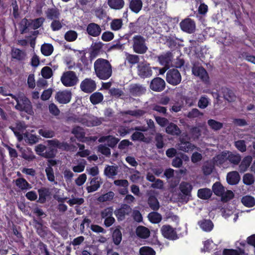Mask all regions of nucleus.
<instances>
[{"label": "nucleus", "instance_id": "49530a36", "mask_svg": "<svg viewBox=\"0 0 255 255\" xmlns=\"http://www.w3.org/2000/svg\"><path fill=\"white\" fill-rule=\"evenodd\" d=\"M213 191L216 195L221 196L225 191V189L220 183L216 182L213 186Z\"/></svg>", "mask_w": 255, "mask_h": 255}, {"label": "nucleus", "instance_id": "f3484780", "mask_svg": "<svg viewBox=\"0 0 255 255\" xmlns=\"http://www.w3.org/2000/svg\"><path fill=\"white\" fill-rule=\"evenodd\" d=\"M87 31L89 35L96 37L100 34L101 29L97 24L91 23L87 26Z\"/></svg>", "mask_w": 255, "mask_h": 255}, {"label": "nucleus", "instance_id": "4c0bfd02", "mask_svg": "<svg viewBox=\"0 0 255 255\" xmlns=\"http://www.w3.org/2000/svg\"><path fill=\"white\" fill-rule=\"evenodd\" d=\"M212 195V191L209 189L204 188L198 190V197L203 199H207L209 198Z\"/></svg>", "mask_w": 255, "mask_h": 255}, {"label": "nucleus", "instance_id": "7ed1b4c3", "mask_svg": "<svg viewBox=\"0 0 255 255\" xmlns=\"http://www.w3.org/2000/svg\"><path fill=\"white\" fill-rule=\"evenodd\" d=\"M60 81L64 86L69 87L76 85L79 80L74 72L68 71L63 72L61 76Z\"/></svg>", "mask_w": 255, "mask_h": 255}, {"label": "nucleus", "instance_id": "e433bc0d", "mask_svg": "<svg viewBox=\"0 0 255 255\" xmlns=\"http://www.w3.org/2000/svg\"><path fill=\"white\" fill-rule=\"evenodd\" d=\"M41 51L44 55L49 56L53 51V47L50 44L45 43L41 46Z\"/></svg>", "mask_w": 255, "mask_h": 255}, {"label": "nucleus", "instance_id": "79ce46f5", "mask_svg": "<svg viewBox=\"0 0 255 255\" xmlns=\"http://www.w3.org/2000/svg\"><path fill=\"white\" fill-rule=\"evenodd\" d=\"M48 143L49 146L51 147L55 148H62L64 149H67V145L64 143H60L57 140L53 139V140H48Z\"/></svg>", "mask_w": 255, "mask_h": 255}, {"label": "nucleus", "instance_id": "c03bdc74", "mask_svg": "<svg viewBox=\"0 0 255 255\" xmlns=\"http://www.w3.org/2000/svg\"><path fill=\"white\" fill-rule=\"evenodd\" d=\"M46 13L47 17L51 19L58 18L60 15L58 9L56 8L48 9Z\"/></svg>", "mask_w": 255, "mask_h": 255}, {"label": "nucleus", "instance_id": "09e8293b", "mask_svg": "<svg viewBox=\"0 0 255 255\" xmlns=\"http://www.w3.org/2000/svg\"><path fill=\"white\" fill-rule=\"evenodd\" d=\"M148 203L150 207L154 210H157L159 208V203L157 199L154 196L151 195L149 196Z\"/></svg>", "mask_w": 255, "mask_h": 255}, {"label": "nucleus", "instance_id": "bb28decb", "mask_svg": "<svg viewBox=\"0 0 255 255\" xmlns=\"http://www.w3.org/2000/svg\"><path fill=\"white\" fill-rule=\"evenodd\" d=\"M108 4L111 8L119 10L124 7L125 2L124 0H108Z\"/></svg>", "mask_w": 255, "mask_h": 255}, {"label": "nucleus", "instance_id": "9b49d317", "mask_svg": "<svg viewBox=\"0 0 255 255\" xmlns=\"http://www.w3.org/2000/svg\"><path fill=\"white\" fill-rule=\"evenodd\" d=\"M80 88L85 93H91L96 89V84L93 80L86 78L81 83Z\"/></svg>", "mask_w": 255, "mask_h": 255}, {"label": "nucleus", "instance_id": "338daca9", "mask_svg": "<svg viewBox=\"0 0 255 255\" xmlns=\"http://www.w3.org/2000/svg\"><path fill=\"white\" fill-rule=\"evenodd\" d=\"M243 181L247 185H251L254 182L255 178L252 174L247 173L243 177Z\"/></svg>", "mask_w": 255, "mask_h": 255}, {"label": "nucleus", "instance_id": "ea45409f", "mask_svg": "<svg viewBox=\"0 0 255 255\" xmlns=\"http://www.w3.org/2000/svg\"><path fill=\"white\" fill-rule=\"evenodd\" d=\"M148 218L149 220L152 223H158L162 219L160 214L157 212H151L148 214Z\"/></svg>", "mask_w": 255, "mask_h": 255}, {"label": "nucleus", "instance_id": "39448f33", "mask_svg": "<svg viewBox=\"0 0 255 255\" xmlns=\"http://www.w3.org/2000/svg\"><path fill=\"white\" fill-rule=\"evenodd\" d=\"M77 122L81 123L83 125L88 127L96 126L102 123V120L97 117L84 116L76 120Z\"/></svg>", "mask_w": 255, "mask_h": 255}, {"label": "nucleus", "instance_id": "72a5a7b5", "mask_svg": "<svg viewBox=\"0 0 255 255\" xmlns=\"http://www.w3.org/2000/svg\"><path fill=\"white\" fill-rule=\"evenodd\" d=\"M166 132L172 135H178L181 131L178 127L174 124H170L166 128Z\"/></svg>", "mask_w": 255, "mask_h": 255}, {"label": "nucleus", "instance_id": "7c9ffc66", "mask_svg": "<svg viewBox=\"0 0 255 255\" xmlns=\"http://www.w3.org/2000/svg\"><path fill=\"white\" fill-rule=\"evenodd\" d=\"M16 185L21 190H27L31 188V185L24 178H18L15 181Z\"/></svg>", "mask_w": 255, "mask_h": 255}, {"label": "nucleus", "instance_id": "2f4dec72", "mask_svg": "<svg viewBox=\"0 0 255 255\" xmlns=\"http://www.w3.org/2000/svg\"><path fill=\"white\" fill-rule=\"evenodd\" d=\"M243 204L247 207H252L255 205V199L251 196L247 195L243 197L241 200Z\"/></svg>", "mask_w": 255, "mask_h": 255}, {"label": "nucleus", "instance_id": "f03ea898", "mask_svg": "<svg viewBox=\"0 0 255 255\" xmlns=\"http://www.w3.org/2000/svg\"><path fill=\"white\" fill-rule=\"evenodd\" d=\"M94 70L97 76L102 80L108 79L112 74L111 65L103 59H98L94 62Z\"/></svg>", "mask_w": 255, "mask_h": 255}, {"label": "nucleus", "instance_id": "dca6fc26", "mask_svg": "<svg viewBox=\"0 0 255 255\" xmlns=\"http://www.w3.org/2000/svg\"><path fill=\"white\" fill-rule=\"evenodd\" d=\"M102 181L100 177L93 178L90 182V185L87 186V190L88 192H93L97 190L100 187Z\"/></svg>", "mask_w": 255, "mask_h": 255}, {"label": "nucleus", "instance_id": "b1692460", "mask_svg": "<svg viewBox=\"0 0 255 255\" xmlns=\"http://www.w3.org/2000/svg\"><path fill=\"white\" fill-rule=\"evenodd\" d=\"M198 225L205 232H210L214 227L213 223L210 220H202L198 222Z\"/></svg>", "mask_w": 255, "mask_h": 255}, {"label": "nucleus", "instance_id": "37998d69", "mask_svg": "<svg viewBox=\"0 0 255 255\" xmlns=\"http://www.w3.org/2000/svg\"><path fill=\"white\" fill-rule=\"evenodd\" d=\"M103 100V95L99 92H96L90 96V101L93 104H97Z\"/></svg>", "mask_w": 255, "mask_h": 255}, {"label": "nucleus", "instance_id": "a19ab883", "mask_svg": "<svg viewBox=\"0 0 255 255\" xmlns=\"http://www.w3.org/2000/svg\"><path fill=\"white\" fill-rule=\"evenodd\" d=\"M204 247L202 249L203 252H209L213 249L216 245L213 243V241L211 239H207V240L203 242Z\"/></svg>", "mask_w": 255, "mask_h": 255}, {"label": "nucleus", "instance_id": "a878e982", "mask_svg": "<svg viewBox=\"0 0 255 255\" xmlns=\"http://www.w3.org/2000/svg\"><path fill=\"white\" fill-rule=\"evenodd\" d=\"M252 161V157L251 156L245 157L239 166L240 171L242 172L246 171L250 166Z\"/></svg>", "mask_w": 255, "mask_h": 255}, {"label": "nucleus", "instance_id": "0eeeda50", "mask_svg": "<svg viewBox=\"0 0 255 255\" xmlns=\"http://www.w3.org/2000/svg\"><path fill=\"white\" fill-rule=\"evenodd\" d=\"M137 73L142 78L149 77L152 74L151 67L146 63H141L138 65Z\"/></svg>", "mask_w": 255, "mask_h": 255}, {"label": "nucleus", "instance_id": "4d7b16f0", "mask_svg": "<svg viewBox=\"0 0 255 255\" xmlns=\"http://www.w3.org/2000/svg\"><path fill=\"white\" fill-rule=\"evenodd\" d=\"M115 194L113 192L110 191L99 197L98 199L99 202H106L110 201L114 198Z\"/></svg>", "mask_w": 255, "mask_h": 255}, {"label": "nucleus", "instance_id": "5701e85b", "mask_svg": "<svg viewBox=\"0 0 255 255\" xmlns=\"http://www.w3.org/2000/svg\"><path fill=\"white\" fill-rule=\"evenodd\" d=\"M117 166L107 165L104 170V174L109 178H114L118 174Z\"/></svg>", "mask_w": 255, "mask_h": 255}, {"label": "nucleus", "instance_id": "a211bd4d", "mask_svg": "<svg viewBox=\"0 0 255 255\" xmlns=\"http://www.w3.org/2000/svg\"><path fill=\"white\" fill-rule=\"evenodd\" d=\"M177 147L180 150L188 152L193 151L196 148V146L190 142L184 141L182 139H181L180 142L177 144Z\"/></svg>", "mask_w": 255, "mask_h": 255}, {"label": "nucleus", "instance_id": "f704fd0d", "mask_svg": "<svg viewBox=\"0 0 255 255\" xmlns=\"http://www.w3.org/2000/svg\"><path fill=\"white\" fill-rule=\"evenodd\" d=\"M214 165L213 160L205 162L202 168L204 174L206 175L210 174L213 171Z\"/></svg>", "mask_w": 255, "mask_h": 255}, {"label": "nucleus", "instance_id": "0e129e2a", "mask_svg": "<svg viewBox=\"0 0 255 255\" xmlns=\"http://www.w3.org/2000/svg\"><path fill=\"white\" fill-rule=\"evenodd\" d=\"M85 165L86 161L85 160H82L77 165L73 166L72 169L75 172H81L84 171Z\"/></svg>", "mask_w": 255, "mask_h": 255}, {"label": "nucleus", "instance_id": "4be33fe9", "mask_svg": "<svg viewBox=\"0 0 255 255\" xmlns=\"http://www.w3.org/2000/svg\"><path fill=\"white\" fill-rule=\"evenodd\" d=\"M240 177L238 172L232 171L228 173L227 175V181L231 185L237 184L240 181Z\"/></svg>", "mask_w": 255, "mask_h": 255}, {"label": "nucleus", "instance_id": "c9c22d12", "mask_svg": "<svg viewBox=\"0 0 255 255\" xmlns=\"http://www.w3.org/2000/svg\"><path fill=\"white\" fill-rule=\"evenodd\" d=\"M72 133L80 141H84L85 132L82 128L77 127L73 128Z\"/></svg>", "mask_w": 255, "mask_h": 255}, {"label": "nucleus", "instance_id": "864d4df0", "mask_svg": "<svg viewBox=\"0 0 255 255\" xmlns=\"http://www.w3.org/2000/svg\"><path fill=\"white\" fill-rule=\"evenodd\" d=\"M77 33L74 30H69L65 34V39L69 42L75 41L77 38Z\"/></svg>", "mask_w": 255, "mask_h": 255}, {"label": "nucleus", "instance_id": "a18cd8bd", "mask_svg": "<svg viewBox=\"0 0 255 255\" xmlns=\"http://www.w3.org/2000/svg\"><path fill=\"white\" fill-rule=\"evenodd\" d=\"M210 103V99L206 96L201 97L198 103V106L200 109H205Z\"/></svg>", "mask_w": 255, "mask_h": 255}, {"label": "nucleus", "instance_id": "052dcab7", "mask_svg": "<svg viewBox=\"0 0 255 255\" xmlns=\"http://www.w3.org/2000/svg\"><path fill=\"white\" fill-rule=\"evenodd\" d=\"M38 133L45 138H51L54 136V132L51 130L40 129L39 130Z\"/></svg>", "mask_w": 255, "mask_h": 255}, {"label": "nucleus", "instance_id": "cd10ccee", "mask_svg": "<svg viewBox=\"0 0 255 255\" xmlns=\"http://www.w3.org/2000/svg\"><path fill=\"white\" fill-rule=\"evenodd\" d=\"M136 234L138 237L141 238L146 239L149 236L150 232L146 227L139 226L136 228Z\"/></svg>", "mask_w": 255, "mask_h": 255}, {"label": "nucleus", "instance_id": "8fccbe9b", "mask_svg": "<svg viewBox=\"0 0 255 255\" xmlns=\"http://www.w3.org/2000/svg\"><path fill=\"white\" fill-rule=\"evenodd\" d=\"M11 56L13 58L21 60L24 58L25 55L23 51L18 49L15 48L12 50Z\"/></svg>", "mask_w": 255, "mask_h": 255}, {"label": "nucleus", "instance_id": "603ef678", "mask_svg": "<svg viewBox=\"0 0 255 255\" xmlns=\"http://www.w3.org/2000/svg\"><path fill=\"white\" fill-rule=\"evenodd\" d=\"M209 126L214 130L220 129L223 127V124L214 120H209L208 121Z\"/></svg>", "mask_w": 255, "mask_h": 255}, {"label": "nucleus", "instance_id": "5fc2aeb1", "mask_svg": "<svg viewBox=\"0 0 255 255\" xmlns=\"http://www.w3.org/2000/svg\"><path fill=\"white\" fill-rule=\"evenodd\" d=\"M241 156L239 154H234L229 152L228 160H229L230 162L234 164H238L241 161Z\"/></svg>", "mask_w": 255, "mask_h": 255}, {"label": "nucleus", "instance_id": "1a4fd4ad", "mask_svg": "<svg viewBox=\"0 0 255 255\" xmlns=\"http://www.w3.org/2000/svg\"><path fill=\"white\" fill-rule=\"evenodd\" d=\"M44 21V19L42 17H40L32 20L30 23L28 20L26 19H23L21 22V25H24V28L22 29V32H24L26 29L30 26L34 29H37L40 27L43 24Z\"/></svg>", "mask_w": 255, "mask_h": 255}, {"label": "nucleus", "instance_id": "69168bd1", "mask_svg": "<svg viewBox=\"0 0 255 255\" xmlns=\"http://www.w3.org/2000/svg\"><path fill=\"white\" fill-rule=\"evenodd\" d=\"M236 147L241 152H245L246 150V145L243 140H239L235 142Z\"/></svg>", "mask_w": 255, "mask_h": 255}, {"label": "nucleus", "instance_id": "ddd939ff", "mask_svg": "<svg viewBox=\"0 0 255 255\" xmlns=\"http://www.w3.org/2000/svg\"><path fill=\"white\" fill-rule=\"evenodd\" d=\"M192 73L198 77L203 82L207 83L209 81V77L206 71L201 67H194L192 69Z\"/></svg>", "mask_w": 255, "mask_h": 255}, {"label": "nucleus", "instance_id": "412c9836", "mask_svg": "<svg viewBox=\"0 0 255 255\" xmlns=\"http://www.w3.org/2000/svg\"><path fill=\"white\" fill-rule=\"evenodd\" d=\"M119 139L113 136L109 135L103 136L99 138L100 142H105L109 146L114 147L119 142Z\"/></svg>", "mask_w": 255, "mask_h": 255}, {"label": "nucleus", "instance_id": "6e6d98bb", "mask_svg": "<svg viewBox=\"0 0 255 255\" xmlns=\"http://www.w3.org/2000/svg\"><path fill=\"white\" fill-rule=\"evenodd\" d=\"M42 76L45 79H49L53 75L52 70L48 66L44 67L41 71Z\"/></svg>", "mask_w": 255, "mask_h": 255}, {"label": "nucleus", "instance_id": "9d476101", "mask_svg": "<svg viewBox=\"0 0 255 255\" xmlns=\"http://www.w3.org/2000/svg\"><path fill=\"white\" fill-rule=\"evenodd\" d=\"M72 93L69 90H63L58 92L55 95L56 100L60 104H67L70 102Z\"/></svg>", "mask_w": 255, "mask_h": 255}, {"label": "nucleus", "instance_id": "aec40b11", "mask_svg": "<svg viewBox=\"0 0 255 255\" xmlns=\"http://www.w3.org/2000/svg\"><path fill=\"white\" fill-rule=\"evenodd\" d=\"M26 128L27 126L24 123L19 122L17 124L15 129L11 128L19 141L23 139V134L21 133V132H22Z\"/></svg>", "mask_w": 255, "mask_h": 255}, {"label": "nucleus", "instance_id": "c85d7f7f", "mask_svg": "<svg viewBox=\"0 0 255 255\" xmlns=\"http://www.w3.org/2000/svg\"><path fill=\"white\" fill-rule=\"evenodd\" d=\"M142 6V2L141 0H131L130 2V9L135 13H138L141 10Z\"/></svg>", "mask_w": 255, "mask_h": 255}, {"label": "nucleus", "instance_id": "bf43d9fd", "mask_svg": "<svg viewBox=\"0 0 255 255\" xmlns=\"http://www.w3.org/2000/svg\"><path fill=\"white\" fill-rule=\"evenodd\" d=\"M113 240L116 245H119L122 240V233L119 229L114 231L113 234Z\"/></svg>", "mask_w": 255, "mask_h": 255}, {"label": "nucleus", "instance_id": "f257e3e1", "mask_svg": "<svg viewBox=\"0 0 255 255\" xmlns=\"http://www.w3.org/2000/svg\"><path fill=\"white\" fill-rule=\"evenodd\" d=\"M0 93L4 96L9 95L14 99L17 104L15 108L20 111H24L29 115L33 113L32 106L30 101L24 95L19 94L17 96H14L7 93L5 89L2 87H0Z\"/></svg>", "mask_w": 255, "mask_h": 255}, {"label": "nucleus", "instance_id": "58836bf2", "mask_svg": "<svg viewBox=\"0 0 255 255\" xmlns=\"http://www.w3.org/2000/svg\"><path fill=\"white\" fill-rule=\"evenodd\" d=\"M140 255H155V251L150 247L144 246L139 249Z\"/></svg>", "mask_w": 255, "mask_h": 255}, {"label": "nucleus", "instance_id": "13d9d810", "mask_svg": "<svg viewBox=\"0 0 255 255\" xmlns=\"http://www.w3.org/2000/svg\"><path fill=\"white\" fill-rule=\"evenodd\" d=\"M45 172L48 180L50 182H54L55 184H56L57 182H55V176L52 168L51 166L46 167Z\"/></svg>", "mask_w": 255, "mask_h": 255}, {"label": "nucleus", "instance_id": "4468645a", "mask_svg": "<svg viewBox=\"0 0 255 255\" xmlns=\"http://www.w3.org/2000/svg\"><path fill=\"white\" fill-rule=\"evenodd\" d=\"M180 27L182 30L191 33L195 29V24L192 20L187 18L180 23Z\"/></svg>", "mask_w": 255, "mask_h": 255}, {"label": "nucleus", "instance_id": "774afa93", "mask_svg": "<svg viewBox=\"0 0 255 255\" xmlns=\"http://www.w3.org/2000/svg\"><path fill=\"white\" fill-rule=\"evenodd\" d=\"M145 91V89L143 87L137 85L133 86L132 88V93L136 95H141L144 93Z\"/></svg>", "mask_w": 255, "mask_h": 255}, {"label": "nucleus", "instance_id": "20e7f679", "mask_svg": "<svg viewBox=\"0 0 255 255\" xmlns=\"http://www.w3.org/2000/svg\"><path fill=\"white\" fill-rule=\"evenodd\" d=\"M132 46L134 51L138 54H143L147 50L144 39L139 35L134 36L133 37Z\"/></svg>", "mask_w": 255, "mask_h": 255}, {"label": "nucleus", "instance_id": "de8ad7c7", "mask_svg": "<svg viewBox=\"0 0 255 255\" xmlns=\"http://www.w3.org/2000/svg\"><path fill=\"white\" fill-rule=\"evenodd\" d=\"M192 188L191 185L186 182H182L180 185V189L181 192L185 195H188L190 194Z\"/></svg>", "mask_w": 255, "mask_h": 255}, {"label": "nucleus", "instance_id": "6ab92c4d", "mask_svg": "<svg viewBox=\"0 0 255 255\" xmlns=\"http://www.w3.org/2000/svg\"><path fill=\"white\" fill-rule=\"evenodd\" d=\"M131 210L129 206L124 205L121 208L116 210L115 214L119 220H122L124 219L125 215L131 211Z\"/></svg>", "mask_w": 255, "mask_h": 255}, {"label": "nucleus", "instance_id": "6e6552de", "mask_svg": "<svg viewBox=\"0 0 255 255\" xmlns=\"http://www.w3.org/2000/svg\"><path fill=\"white\" fill-rule=\"evenodd\" d=\"M162 236L169 240H176L178 238L175 230L169 225H164L161 228Z\"/></svg>", "mask_w": 255, "mask_h": 255}, {"label": "nucleus", "instance_id": "c756f323", "mask_svg": "<svg viewBox=\"0 0 255 255\" xmlns=\"http://www.w3.org/2000/svg\"><path fill=\"white\" fill-rule=\"evenodd\" d=\"M23 138L25 141L29 144H34L39 140V137L36 135L26 132L23 134Z\"/></svg>", "mask_w": 255, "mask_h": 255}, {"label": "nucleus", "instance_id": "393cba45", "mask_svg": "<svg viewBox=\"0 0 255 255\" xmlns=\"http://www.w3.org/2000/svg\"><path fill=\"white\" fill-rule=\"evenodd\" d=\"M159 63L161 65L169 67L171 64L172 56L170 53L161 55L158 58Z\"/></svg>", "mask_w": 255, "mask_h": 255}, {"label": "nucleus", "instance_id": "f8f14e48", "mask_svg": "<svg viewBox=\"0 0 255 255\" xmlns=\"http://www.w3.org/2000/svg\"><path fill=\"white\" fill-rule=\"evenodd\" d=\"M165 86V81L159 77L153 79L150 83V88L154 91L160 92L162 91Z\"/></svg>", "mask_w": 255, "mask_h": 255}, {"label": "nucleus", "instance_id": "680f3d73", "mask_svg": "<svg viewBox=\"0 0 255 255\" xmlns=\"http://www.w3.org/2000/svg\"><path fill=\"white\" fill-rule=\"evenodd\" d=\"M224 98L229 102H232L235 100L236 96L235 94L230 90L225 89L224 90Z\"/></svg>", "mask_w": 255, "mask_h": 255}, {"label": "nucleus", "instance_id": "3c124183", "mask_svg": "<svg viewBox=\"0 0 255 255\" xmlns=\"http://www.w3.org/2000/svg\"><path fill=\"white\" fill-rule=\"evenodd\" d=\"M123 25V21L121 19H115L110 23L111 28L114 31L120 29Z\"/></svg>", "mask_w": 255, "mask_h": 255}, {"label": "nucleus", "instance_id": "e2e57ef3", "mask_svg": "<svg viewBox=\"0 0 255 255\" xmlns=\"http://www.w3.org/2000/svg\"><path fill=\"white\" fill-rule=\"evenodd\" d=\"M203 114L200 112L197 109H193L187 114V117L189 118H195L202 116Z\"/></svg>", "mask_w": 255, "mask_h": 255}, {"label": "nucleus", "instance_id": "473e14b6", "mask_svg": "<svg viewBox=\"0 0 255 255\" xmlns=\"http://www.w3.org/2000/svg\"><path fill=\"white\" fill-rule=\"evenodd\" d=\"M223 216L225 218L231 217L233 219V222H235L237 221L238 218V212L233 210H230L229 209H225L223 211Z\"/></svg>", "mask_w": 255, "mask_h": 255}, {"label": "nucleus", "instance_id": "423d86ee", "mask_svg": "<svg viewBox=\"0 0 255 255\" xmlns=\"http://www.w3.org/2000/svg\"><path fill=\"white\" fill-rule=\"evenodd\" d=\"M167 82L173 85L179 84L181 81V76L179 72L176 69L168 71L166 74Z\"/></svg>", "mask_w": 255, "mask_h": 255}, {"label": "nucleus", "instance_id": "2eb2a0df", "mask_svg": "<svg viewBox=\"0 0 255 255\" xmlns=\"http://www.w3.org/2000/svg\"><path fill=\"white\" fill-rule=\"evenodd\" d=\"M229 151H225L216 156L213 159L214 164L216 165H221L225 163L228 159Z\"/></svg>", "mask_w": 255, "mask_h": 255}]
</instances>
